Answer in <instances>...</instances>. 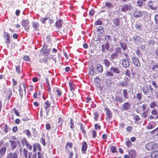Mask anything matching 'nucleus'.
Returning <instances> with one entry per match:
<instances>
[{
    "mask_svg": "<svg viewBox=\"0 0 158 158\" xmlns=\"http://www.w3.org/2000/svg\"><path fill=\"white\" fill-rule=\"evenodd\" d=\"M135 27L137 29L141 30L142 26L141 24L138 23L135 24Z\"/></svg>",
    "mask_w": 158,
    "mask_h": 158,
    "instance_id": "obj_56",
    "label": "nucleus"
},
{
    "mask_svg": "<svg viewBox=\"0 0 158 158\" xmlns=\"http://www.w3.org/2000/svg\"><path fill=\"white\" fill-rule=\"evenodd\" d=\"M3 131L5 133H6L8 132V127L7 124H6L4 125V127H3Z\"/></svg>",
    "mask_w": 158,
    "mask_h": 158,
    "instance_id": "obj_57",
    "label": "nucleus"
},
{
    "mask_svg": "<svg viewBox=\"0 0 158 158\" xmlns=\"http://www.w3.org/2000/svg\"><path fill=\"white\" fill-rule=\"evenodd\" d=\"M26 146V148L28 149H29V150H30V151H31V149H32V146L31 145V144H30L29 143V142H28L25 145Z\"/></svg>",
    "mask_w": 158,
    "mask_h": 158,
    "instance_id": "obj_49",
    "label": "nucleus"
},
{
    "mask_svg": "<svg viewBox=\"0 0 158 158\" xmlns=\"http://www.w3.org/2000/svg\"><path fill=\"white\" fill-rule=\"evenodd\" d=\"M122 108L124 110H129L131 108V104L127 102H125L123 104Z\"/></svg>",
    "mask_w": 158,
    "mask_h": 158,
    "instance_id": "obj_19",
    "label": "nucleus"
},
{
    "mask_svg": "<svg viewBox=\"0 0 158 158\" xmlns=\"http://www.w3.org/2000/svg\"><path fill=\"white\" fill-rule=\"evenodd\" d=\"M69 87L70 89L72 91H74L75 88L76 87V85L72 82H69Z\"/></svg>",
    "mask_w": 158,
    "mask_h": 158,
    "instance_id": "obj_42",
    "label": "nucleus"
},
{
    "mask_svg": "<svg viewBox=\"0 0 158 158\" xmlns=\"http://www.w3.org/2000/svg\"><path fill=\"white\" fill-rule=\"evenodd\" d=\"M41 52L46 56H48L49 53L50 51L47 49V46L46 44L44 45L43 48L41 50Z\"/></svg>",
    "mask_w": 158,
    "mask_h": 158,
    "instance_id": "obj_13",
    "label": "nucleus"
},
{
    "mask_svg": "<svg viewBox=\"0 0 158 158\" xmlns=\"http://www.w3.org/2000/svg\"><path fill=\"white\" fill-rule=\"evenodd\" d=\"M73 143H70L69 142H67L66 143V146H65V150L67 151H68V152H69V151L67 149V147H69V148H73Z\"/></svg>",
    "mask_w": 158,
    "mask_h": 158,
    "instance_id": "obj_38",
    "label": "nucleus"
},
{
    "mask_svg": "<svg viewBox=\"0 0 158 158\" xmlns=\"http://www.w3.org/2000/svg\"><path fill=\"white\" fill-rule=\"evenodd\" d=\"M147 3L148 5V6L151 10H155L157 9V6H153V2L151 0H149L148 2Z\"/></svg>",
    "mask_w": 158,
    "mask_h": 158,
    "instance_id": "obj_18",
    "label": "nucleus"
},
{
    "mask_svg": "<svg viewBox=\"0 0 158 158\" xmlns=\"http://www.w3.org/2000/svg\"><path fill=\"white\" fill-rule=\"evenodd\" d=\"M4 37L6 43L8 46L10 43V34L7 32H5L4 34Z\"/></svg>",
    "mask_w": 158,
    "mask_h": 158,
    "instance_id": "obj_14",
    "label": "nucleus"
},
{
    "mask_svg": "<svg viewBox=\"0 0 158 158\" xmlns=\"http://www.w3.org/2000/svg\"><path fill=\"white\" fill-rule=\"evenodd\" d=\"M106 75L107 76L112 77L114 76V74L111 71H107L106 73Z\"/></svg>",
    "mask_w": 158,
    "mask_h": 158,
    "instance_id": "obj_54",
    "label": "nucleus"
},
{
    "mask_svg": "<svg viewBox=\"0 0 158 158\" xmlns=\"http://www.w3.org/2000/svg\"><path fill=\"white\" fill-rule=\"evenodd\" d=\"M143 117L144 118H146L148 115V111H144L142 114Z\"/></svg>",
    "mask_w": 158,
    "mask_h": 158,
    "instance_id": "obj_62",
    "label": "nucleus"
},
{
    "mask_svg": "<svg viewBox=\"0 0 158 158\" xmlns=\"http://www.w3.org/2000/svg\"><path fill=\"white\" fill-rule=\"evenodd\" d=\"M32 26L35 31H38L39 30V24L38 23L33 22L32 23Z\"/></svg>",
    "mask_w": 158,
    "mask_h": 158,
    "instance_id": "obj_32",
    "label": "nucleus"
},
{
    "mask_svg": "<svg viewBox=\"0 0 158 158\" xmlns=\"http://www.w3.org/2000/svg\"><path fill=\"white\" fill-rule=\"evenodd\" d=\"M45 81L47 84V87L48 88V91L49 92H50L51 91V87L49 83V81L48 80V78L46 77L45 79Z\"/></svg>",
    "mask_w": 158,
    "mask_h": 158,
    "instance_id": "obj_50",
    "label": "nucleus"
},
{
    "mask_svg": "<svg viewBox=\"0 0 158 158\" xmlns=\"http://www.w3.org/2000/svg\"><path fill=\"white\" fill-rule=\"evenodd\" d=\"M29 21L27 19L22 20L21 24L22 26L24 27V29L26 31H28L29 30Z\"/></svg>",
    "mask_w": 158,
    "mask_h": 158,
    "instance_id": "obj_8",
    "label": "nucleus"
},
{
    "mask_svg": "<svg viewBox=\"0 0 158 158\" xmlns=\"http://www.w3.org/2000/svg\"><path fill=\"white\" fill-rule=\"evenodd\" d=\"M37 148H38V150L40 152H41V148L40 144L38 143H34L33 144V151L36 153V151Z\"/></svg>",
    "mask_w": 158,
    "mask_h": 158,
    "instance_id": "obj_16",
    "label": "nucleus"
},
{
    "mask_svg": "<svg viewBox=\"0 0 158 158\" xmlns=\"http://www.w3.org/2000/svg\"><path fill=\"white\" fill-rule=\"evenodd\" d=\"M153 89L151 85L144 86L143 88V94L145 95H151L153 93Z\"/></svg>",
    "mask_w": 158,
    "mask_h": 158,
    "instance_id": "obj_2",
    "label": "nucleus"
},
{
    "mask_svg": "<svg viewBox=\"0 0 158 158\" xmlns=\"http://www.w3.org/2000/svg\"><path fill=\"white\" fill-rule=\"evenodd\" d=\"M89 73L91 75H94V68L93 65L91 66L89 70Z\"/></svg>",
    "mask_w": 158,
    "mask_h": 158,
    "instance_id": "obj_44",
    "label": "nucleus"
},
{
    "mask_svg": "<svg viewBox=\"0 0 158 158\" xmlns=\"http://www.w3.org/2000/svg\"><path fill=\"white\" fill-rule=\"evenodd\" d=\"M63 23V22L62 20L60 19L57 20L55 23L56 27L58 28H60L62 27Z\"/></svg>",
    "mask_w": 158,
    "mask_h": 158,
    "instance_id": "obj_23",
    "label": "nucleus"
},
{
    "mask_svg": "<svg viewBox=\"0 0 158 158\" xmlns=\"http://www.w3.org/2000/svg\"><path fill=\"white\" fill-rule=\"evenodd\" d=\"M143 12L136 9L135 10L133 13V15L135 18H139L141 17L143 15Z\"/></svg>",
    "mask_w": 158,
    "mask_h": 158,
    "instance_id": "obj_12",
    "label": "nucleus"
},
{
    "mask_svg": "<svg viewBox=\"0 0 158 158\" xmlns=\"http://www.w3.org/2000/svg\"><path fill=\"white\" fill-rule=\"evenodd\" d=\"M125 74L129 77L130 78L131 77V74L130 70L128 69H127L125 72Z\"/></svg>",
    "mask_w": 158,
    "mask_h": 158,
    "instance_id": "obj_60",
    "label": "nucleus"
},
{
    "mask_svg": "<svg viewBox=\"0 0 158 158\" xmlns=\"http://www.w3.org/2000/svg\"><path fill=\"white\" fill-rule=\"evenodd\" d=\"M12 95V91L11 88H9L8 91L6 92V98L7 100H9L10 98Z\"/></svg>",
    "mask_w": 158,
    "mask_h": 158,
    "instance_id": "obj_21",
    "label": "nucleus"
},
{
    "mask_svg": "<svg viewBox=\"0 0 158 158\" xmlns=\"http://www.w3.org/2000/svg\"><path fill=\"white\" fill-rule=\"evenodd\" d=\"M146 104H144L142 106H139L136 109V112L139 113H141L145 111L146 109Z\"/></svg>",
    "mask_w": 158,
    "mask_h": 158,
    "instance_id": "obj_9",
    "label": "nucleus"
},
{
    "mask_svg": "<svg viewBox=\"0 0 158 158\" xmlns=\"http://www.w3.org/2000/svg\"><path fill=\"white\" fill-rule=\"evenodd\" d=\"M9 141L10 143V146L11 150L14 151L17 147L18 145L19 144V141L14 140L10 139Z\"/></svg>",
    "mask_w": 158,
    "mask_h": 158,
    "instance_id": "obj_6",
    "label": "nucleus"
},
{
    "mask_svg": "<svg viewBox=\"0 0 158 158\" xmlns=\"http://www.w3.org/2000/svg\"><path fill=\"white\" fill-rule=\"evenodd\" d=\"M121 10L122 12H125L130 10L131 9V7L126 4H124L121 6Z\"/></svg>",
    "mask_w": 158,
    "mask_h": 158,
    "instance_id": "obj_15",
    "label": "nucleus"
},
{
    "mask_svg": "<svg viewBox=\"0 0 158 158\" xmlns=\"http://www.w3.org/2000/svg\"><path fill=\"white\" fill-rule=\"evenodd\" d=\"M118 55L113 52L112 54H111L110 58V61L114 62V60L115 59H117L118 57Z\"/></svg>",
    "mask_w": 158,
    "mask_h": 158,
    "instance_id": "obj_28",
    "label": "nucleus"
},
{
    "mask_svg": "<svg viewBox=\"0 0 158 158\" xmlns=\"http://www.w3.org/2000/svg\"><path fill=\"white\" fill-rule=\"evenodd\" d=\"M154 20L155 23L158 25V14L155 15L154 16Z\"/></svg>",
    "mask_w": 158,
    "mask_h": 158,
    "instance_id": "obj_59",
    "label": "nucleus"
},
{
    "mask_svg": "<svg viewBox=\"0 0 158 158\" xmlns=\"http://www.w3.org/2000/svg\"><path fill=\"white\" fill-rule=\"evenodd\" d=\"M145 147L147 150L150 151L156 150L158 148V146L157 144L154 142H151L146 144Z\"/></svg>",
    "mask_w": 158,
    "mask_h": 158,
    "instance_id": "obj_3",
    "label": "nucleus"
},
{
    "mask_svg": "<svg viewBox=\"0 0 158 158\" xmlns=\"http://www.w3.org/2000/svg\"><path fill=\"white\" fill-rule=\"evenodd\" d=\"M156 106V104L154 101L151 102L150 104V106L151 108H155Z\"/></svg>",
    "mask_w": 158,
    "mask_h": 158,
    "instance_id": "obj_53",
    "label": "nucleus"
},
{
    "mask_svg": "<svg viewBox=\"0 0 158 158\" xmlns=\"http://www.w3.org/2000/svg\"><path fill=\"white\" fill-rule=\"evenodd\" d=\"M114 53L118 55V54L122 53L121 49L120 47H117L115 49V52Z\"/></svg>",
    "mask_w": 158,
    "mask_h": 158,
    "instance_id": "obj_39",
    "label": "nucleus"
},
{
    "mask_svg": "<svg viewBox=\"0 0 158 158\" xmlns=\"http://www.w3.org/2000/svg\"><path fill=\"white\" fill-rule=\"evenodd\" d=\"M130 158H135L136 156L135 151L133 149L130 150L128 152Z\"/></svg>",
    "mask_w": 158,
    "mask_h": 158,
    "instance_id": "obj_22",
    "label": "nucleus"
},
{
    "mask_svg": "<svg viewBox=\"0 0 158 158\" xmlns=\"http://www.w3.org/2000/svg\"><path fill=\"white\" fill-rule=\"evenodd\" d=\"M115 100L117 102L120 103L124 101L122 96L120 95H117L115 97Z\"/></svg>",
    "mask_w": 158,
    "mask_h": 158,
    "instance_id": "obj_25",
    "label": "nucleus"
},
{
    "mask_svg": "<svg viewBox=\"0 0 158 158\" xmlns=\"http://www.w3.org/2000/svg\"><path fill=\"white\" fill-rule=\"evenodd\" d=\"M120 85L123 87V86H127L128 85V84L127 83V82H124L123 81H122L120 82Z\"/></svg>",
    "mask_w": 158,
    "mask_h": 158,
    "instance_id": "obj_63",
    "label": "nucleus"
},
{
    "mask_svg": "<svg viewBox=\"0 0 158 158\" xmlns=\"http://www.w3.org/2000/svg\"><path fill=\"white\" fill-rule=\"evenodd\" d=\"M113 22L115 26H117L119 25V19L117 17L113 19Z\"/></svg>",
    "mask_w": 158,
    "mask_h": 158,
    "instance_id": "obj_34",
    "label": "nucleus"
},
{
    "mask_svg": "<svg viewBox=\"0 0 158 158\" xmlns=\"http://www.w3.org/2000/svg\"><path fill=\"white\" fill-rule=\"evenodd\" d=\"M142 94L141 93H138L137 94L136 96V98L138 101L140 100L142 98Z\"/></svg>",
    "mask_w": 158,
    "mask_h": 158,
    "instance_id": "obj_48",
    "label": "nucleus"
},
{
    "mask_svg": "<svg viewBox=\"0 0 158 158\" xmlns=\"http://www.w3.org/2000/svg\"><path fill=\"white\" fill-rule=\"evenodd\" d=\"M124 55L125 56L126 58H123L122 60V66L125 68H127L130 65L129 56L127 53H124Z\"/></svg>",
    "mask_w": 158,
    "mask_h": 158,
    "instance_id": "obj_4",
    "label": "nucleus"
},
{
    "mask_svg": "<svg viewBox=\"0 0 158 158\" xmlns=\"http://www.w3.org/2000/svg\"><path fill=\"white\" fill-rule=\"evenodd\" d=\"M151 114L154 116H155V118L158 119V110L156 109H153L151 112Z\"/></svg>",
    "mask_w": 158,
    "mask_h": 158,
    "instance_id": "obj_30",
    "label": "nucleus"
},
{
    "mask_svg": "<svg viewBox=\"0 0 158 158\" xmlns=\"http://www.w3.org/2000/svg\"><path fill=\"white\" fill-rule=\"evenodd\" d=\"M19 152L17 151L14 152H10L8 153L6 158H18V155Z\"/></svg>",
    "mask_w": 158,
    "mask_h": 158,
    "instance_id": "obj_10",
    "label": "nucleus"
},
{
    "mask_svg": "<svg viewBox=\"0 0 158 158\" xmlns=\"http://www.w3.org/2000/svg\"><path fill=\"white\" fill-rule=\"evenodd\" d=\"M133 127L131 126H128L127 128V131L129 132H131L132 131Z\"/></svg>",
    "mask_w": 158,
    "mask_h": 158,
    "instance_id": "obj_64",
    "label": "nucleus"
},
{
    "mask_svg": "<svg viewBox=\"0 0 158 158\" xmlns=\"http://www.w3.org/2000/svg\"><path fill=\"white\" fill-rule=\"evenodd\" d=\"M150 156L152 158H158V151H155L152 152Z\"/></svg>",
    "mask_w": 158,
    "mask_h": 158,
    "instance_id": "obj_31",
    "label": "nucleus"
},
{
    "mask_svg": "<svg viewBox=\"0 0 158 158\" xmlns=\"http://www.w3.org/2000/svg\"><path fill=\"white\" fill-rule=\"evenodd\" d=\"M110 150L113 153L117 152L116 147L114 146H111L110 148Z\"/></svg>",
    "mask_w": 158,
    "mask_h": 158,
    "instance_id": "obj_51",
    "label": "nucleus"
},
{
    "mask_svg": "<svg viewBox=\"0 0 158 158\" xmlns=\"http://www.w3.org/2000/svg\"><path fill=\"white\" fill-rule=\"evenodd\" d=\"M105 110L106 111V114L107 116V118L109 120L110 119L112 116V113L111 111L107 108H105Z\"/></svg>",
    "mask_w": 158,
    "mask_h": 158,
    "instance_id": "obj_26",
    "label": "nucleus"
},
{
    "mask_svg": "<svg viewBox=\"0 0 158 158\" xmlns=\"http://www.w3.org/2000/svg\"><path fill=\"white\" fill-rule=\"evenodd\" d=\"M51 102L49 100L45 101L43 104V107L44 108L47 116L48 115L51 106Z\"/></svg>",
    "mask_w": 158,
    "mask_h": 158,
    "instance_id": "obj_5",
    "label": "nucleus"
},
{
    "mask_svg": "<svg viewBox=\"0 0 158 158\" xmlns=\"http://www.w3.org/2000/svg\"><path fill=\"white\" fill-rule=\"evenodd\" d=\"M25 133L26 134L27 137H29L30 136L31 133L29 130H26L24 131Z\"/></svg>",
    "mask_w": 158,
    "mask_h": 158,
    "instance_id": "obj_55",
    "label": "nucleus"
},
{
    "mask_svg": "<svg viewBox=\"0 0 158 158\" xmlns=\"http://www.w3.org/2000/svg\"><path fill=\"white\" fill-rule=\"evenodd\" d=\"M105 39L107 42H109L111 40V37L109 35H107L105 36Z\"/></svg>",
    "mask_w": 158,
    "mask_h": 158,
    "instance_id": "obj_58",
    "label": "nucleus"
},
{
    "mask_svg": "<svg viewBox=\"0 0 158 158\" xmlns=\"http://www.w3.org/2000/svg\"><path fill=\"white\" fill-rule=\"evenodd\" d=\"M103 62L105 65L107 67H109L110 64V62L107 59H104Z\"/></svg>",
    "mask_w": 158,
    "mask_h": 158,
    "instance_id": "obj_41",
    "label": "nucleus"
},
{
    "mask_svg": "<svg viewBox=\"0 0 158 158\" xmlns=\"http://www.w3.org/2000/svg\"><path fill=\"white\" fill-rule=\"evenodd\" d=\"M26 85L24 82H21L18 85L19 94L21 99L23 98V94H25L26 93Z\"/></svg>",
    "mask_w": 158,
    "mask_h": 158,
    "instance_id": "obj_1",
    "label": "nucleus"
},
{
    "mask_svg": "<svg viewBox=\"0 0 158 158\" xmlns=\"http://www.w3.org/2000/svg\"><path fill=\"white\" fill-rule=\"evenodd\" d=\"M96 69L98 73H101L103 71V68L102 66L100 64H98L96 65Z\"/></svg>",
    "mask_w": 158,
    "mask_h": 158,
    "instance_id": "obj_24",
    "label": "nucleus"
},
{
    "mask_svg": "<svg viewBox=\"0 0 158 158\" xmlns=\"http://www.w3.org/2000/svg\"><path fill=\"white\" fill-rule=\"evenodd\" d=\"M23 152L24 157L25 158H27L28 154V158H31V155L32 154L31 152L28 153V151L25 148L23 149Z\"/></svg>",
    "mask_w": 158,
    "mask_h": 158,
    "instance_id": "obj_20",
    "label": "nucleus"
},
{
    "mask_svg": "<svg viewBox=\"0 0 158 158\" xmlns=\"http://www.w3.org/2000/svg\"><path fill=\"white\" fill-rule=\"evenodd\" d=\"M120 44L121 47L123 50H126L127 49V46L126 44H125L123 42H121L120 43Z\"/></svg>",
    "mask_w": 158,
    "mask_h": 158,
    "instance_id": "obj_46",
    "label": "nucleus"
},
{
    "mask_svg": "<svg viewBox=\"0 0 158 158\" xmlns=\"http://www.w3.org/2000/svg\"><path fill=\"white\" fill-rule=\"evenodd\" d=\"M87 148V144L86 142L83 141L82 143L81 146V151L83 154L86 153V151Z\"/></svg>",
    "mask_w": 158,
    "mask_h": 158,
    "instance_id": "obj_17",
    "label": "nucleus"
},
{
    "mask_svg": "<svg viewBox=\"0 0 158 158\" xmlns=\"http://www.w3.org/2000/svg\"><path fill=\"white\" fill-rule=\"evenodd\" d=\"M63 121V119L62 118L60 117H59L58 118V123L59 124V126L61 128L62 127Z\"/></svg>",
    "mask_w": 158,
    "mask_h": 158,
    "instance_id": "obj_45",
    "label": "nucleus"
},
{
    "mask_svg": "<svg viewBox=\"0 0 158 158\" xmlns=\"http://www.w3.org/2000/svg\"><path fill=\"white\" fill-rule=\"evenodd\" d=\"M110 71L112 72L117 74H119L120 72V70L118 68L113 67L110 68Z\"/></svg>",
    "mask_w": 158,
    "mask_h": 158,
    "instance_id": "obj_29",
    "label": "nucleus"
},
{
    "mask_svg": "<svg viewBox=\"0 0 158 158\" xmlns=\"http://www.w3.org/2000/svg\"><path fill=\"white\" fill-rule=\"evenodd\" d=\"M132 60L133 64L137 67H139L141 66V64L139 59L135 56H133L132 57Z\"/></svg>",
    "mask_w": 158,
    "mask_h": 158,
    "instance_id": "obj_11",
    "label": "nucleus"
},
{
    "mask_svg": "<svg viewBox=\"0 0 158 158\" xmlns=\"http://www.w3.org/2000/svg\"><path fill=\"white\" fill-rule=\"evenodd\" d=\"M155 126V123L154 122H150L148 123L147 127L148 129H151L154 128Z\"/></svg>",
    "mask_w": 158,
    "mask_h": 158,
    "instance_id": "obj_33",
    "label": "nucleus"
},
{
    "mask_svg": "<svg viewBox=\"0 0 158 158\" xmlns=\"http://www.w3.org/2000/svg\"><path fill=\"white\" fill-rule=\"evenodd\" d=\"M6 148L5 146H3L0 149V155L2 156H4L6 152Z\"/></svg>",
    "mask_w": 158,
    "mask_h": 158,
    "instance_id": "obj_27",
    "label": "nucleus"
},
{
    "mask_svg": "<svg viewBox=\"0 0 158 158\" xmlns=\"http://www.w3.org/2000/svg\"><path fill=\"white\" fill-rule=\"evenodd\" d=\"M133 117L135 119V121L136 122L140 120V118L137 115L134 114Z\"/></svg>",
    "mask_w": 158,
    "mask_h": 158,
    "instance_id": "obj_52",
    "label": "nucleus"
},
{
    "mask_svg": "<svg viewBox=\"0 0 158 158\" xmlns=\"http://www.w3.org/2000/svg\"><path fill=\"white\" fill-rule=\"evenodd\" d=\"M48 19V17H45L40 19V21L43 24H46L45 21Z\"/></svg>",
    "mask_w": 158,
    "mask_h": 158,
    "instance_id": "obj_61",
    "label": "nucleus"
},
{
    "mask_svg": "<svg viewBox=\"0 0 158 158\" xmlns=\"http://www.w3.org/2000/svg\"><path fill=\"white\" fill-rule=\"evenodd\" d=\"M21 142L22 143V144L23 146H24L28 142V141L27 140V139L25 137H23L21 140Z\"/></svg>",
    "mask_w": 158,
    "mask_h": 158,
    "instance_id": "obj_40",
    "label": "nucleus"
},
{
    "mask_svg": "<svg viewBox=\"0 0 158 158\" xmlns=\"http://www.w3.org/2000/svg\"><path fill=\"white\" fill-rule=\"evenodd\" d=\"M17 73L20 74L22 72V69L20 68L19 64L17 65L15 67Z\"/></svg>",
    "mask_w": 158,
    "mask_h": 158,
    "instance_id": "obj_37",
    "label": "nucleus"
},
{
    "mask_svg": "<svg viewBox=\"0 0 158 158\" xmlns=\"http://www.w3.org/2000/svg\"><path fill=\"white\" fill-rule=\"evenodd\" d=\"M123 94L124 97L126 99L129 98L128 92L127 89H124L123 90Z\"/></svg>",
    "mask_w": 158,
    "mask_h": 158,
    "instance_id": "obj_35",
    "label": "nucleus"
},
{
    "mask_svg": "<svg viewBox=\"0 0 158 158\" xmlns=\"http://www.w3.org/2000/svg\"><path fill=\"white\" fill-rule=\"evenodd\" d=\"M151 65H150L148 66V68L149 71L151 72H154V74H157L158 72V64L157 63L152 64H151Z\"/></svg>",
    "mask_w": 158,
    "mask_h": 158,
    "instance_id": "obj_7",
    "label": "nucleus"
},
{
    "mask_svg": "<svg viewBox=\"0 0 158 158\" xmlns=\"http://www.w3.org/2000/svg\"><path fill=\"white\" fill-rule=\"evenodd\" d=\"M97 31L99 34H102L104 32V29L103 27L102 26L98 27L97 28Z\"/></svg>",
    "mask_w": 158,
    "mask_h": 158,
    "instance_id": "obj_47",
    "label": "nucleus"
},
{
    "mask_svg": "<svg viewBox=\"0 0 158 158\" xmlns=\"http://www.w3.org/2000/svg\"><path fill=\"white\" fill-rule=\"evenodd\" d=\"M133 39L135 40V43H138L140 41L141 38L139 36L135 35L133 36Z\"/></svg>",
    "mask_w": 158,
    "mask_h": 158,
    "instance_id": "obj_43",
    "label": "nucleus"
},
{
    "mask_svg": "<svg viewBox=\"0 0 158 158\" xmlns=\"http://www.w3.org/2000/svg\"><path fill=\"white\" fill-rule=\"evenodd\" d=\"M49 59V58L48 57H44L42 59H40L39 60V61L41 63H46L48 60Z\"/></svg>",
    "mask_w": 158,
    "mask_h": 158,
    "instance_id": "obj_36",
    "label": "nucleus"
}]
</instances>
